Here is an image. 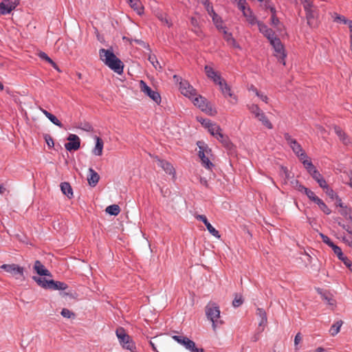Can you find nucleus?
<instances>
[{
  "label": "nucleus",
  "instance_id": "1",
  "mask_svg": "<svg viewBox=\"0 0 352 352\" xmlns=\"http://www.w3.org/2000/svg\"><path fill=\"white\" fill-rule=\"evenodd\" d=\"M100 60L114 72L121 74L123 72L122 62L111 50L100 49L99 50Z\"/></svg>",
  "mask_w": 352,
  "mask_h": 352
},
{
  "label": "nucleus",
  "instance_id": "2",
  "mask_svg": "<svg viewBox=\"0 0 352 352\" xmlns=\"http://www.w3.org/2000/svg\"><path fill=\"white\" fill-rule=\"evenodd\" d=\"M205 313L207 318L212 322L214 331L219 324H223V321L221 320L220 309L216 303L210 302L205 307Z\"/></svg>",
  "mask_w": 352,
  "mask_h": 352
},
{
  "label": "nucleus",
  "instance_id": "3",
  "mask_svg": "<svg viewBox=\"0 0 352 352\" xmlns=\"http://www.w3.org/2000/svg\"><path fill=\"white\" fill-rule=\"evenodd\" d=\"M116 334L123 349L131 352H136V346L134 342L122 327L118 328L116 331Z\"/></svg>",
  "mask_w": 352,
  "mask_h": 352
},
{
  "label": "nucleus",
  "instance_id": "4",
  "mask_svg": "<svg viewBox=\"0 0 352 352\" xmlns=\"http://www.w3.org/2000/svg\"><path fill=\"white\" fill-rule=\"evenodd\" d=\"M1 269L10 274L16 280L21 281L25 280L24 269L16 264H3L0 266Z\"/></svg>",
  "mask_w": 352,
  "mask_h": 352
},
{
  "label": "nucleus",
  "instance_id": "5",
  "mask_svg": "<svg viewBox=\"0 0 352 352\" xmlns=\"http://www.w3.org/2000/svg\"><path fill=\"white\" fill-rule=\"evenodd\" d=\"M190 99L193 104L198 107L202 111H204L210 116L215 114L216 111L207 103L206 100L201 96L196 94V96Z\"/></svg>",
  "mask_w": 352,
  "mask_h": 352
},
{
  "label": "nucleus",
  "instance_id": "6",
  "mask_svg": "<svg viewBox=\"0 0 352 352\" xmlns=\"http://www.w3.org/2000/svg\"><path fill=\"white\" fill-rule=\"evenodd\" d=\"M284 137L287 144L290 146L295 154L299 157L300 160H302L307 157V155L303 151L301 146L295 139H293L288 133H285Z\"/></svg>",
  "mask_w": 352,
  "mask_h": 352
},
{
  "label": "nucleus",
  "instance_id": "7",
  "mask_svg": "<svg viewBox=\"0 0 352 352\" xmlns=\"http://www.w3.org/2000/svg\"><path fill=\"white\" fill-rule=\"evenodd\" d=\"M197 145L199 146V156L201 160L202 164L207 168H210L212 166V162L209 160V155L210 153V149L204 145V142H198Z\"/></svg>",
  "mask_w": 352,
  "mask_h": 352
},
{
  "label": "nucleus",
  "instance_id": "8",
  "mask_svg": "<svg viewBox=\"0 0 352 352\" xmlns=\"http://www.w3.org/2000/svg\"><path fill=\"white\" fill-rule=\"evenodd\" d=\"M306 12V16L308 23L311 25V20L314 19L317 16L316 7L313 4L311 0H300Z\"/></svg>",
  "mask_w": 352,
  "mask_h": 352
},
{
  "label": "nucleus",
  "instance_id": "9",
  "mask_svg": "<svg viewBox=\"0 0 352 352\" xmlns=\"http://www.w3.org/2000/svg\"><path fill=\"white\" fill-rule=\"evenodd\" d=\"M139 85L140 91L143 92L145 95L148 96L151 99H152L157 104H159L161 102V97L160 94L151 89V88L148 87L144 80H141L139 82Z\"/></svg>",
  "mask_w": 352,
  "mask_h": 352
},
{
  "label": "nucleus",
  "instance_id": "10",
  "mask_svg": "<svg viewBox=\"0 0 352 352\" xmlns=\"http://www.w3.org/2000/svg\"><path fill=\"white\" fill-rule=\"evenodd\" d=\"M270 44L273 46L274 49L275 56H276L279 59L280 62L285 65V58L286 57V54L285 52V50L280 40L278 38H277L276 39L272 40Z\"/></svg>",
  "mask_w": 352,
  "mask_h": 352
},
{
  "label": "nucleus",
  "instance_id": "11",
  "mask_svg": "<svg viewBox=\"0 0 352 352\" xmlns=\"http://www.w3.org/2000/svg\"><path fill=\"white\" fill-rule=\"evenodd\" d=\"M19 4V0H3L0 3V14L10 13Z\"/></svg>",
  "mask_w": 352,
  "mask_h": 352
},
{
  "label": "nucleus",
  "instance_id": "12",
  "mask_svg": "<svg viewBox=\"0 0 352 352\" xmlns=\"http://www.w3.org/2000/svg\"><path fill=\"white\" fill-rule=\"evenodd\" d=\"M239 9L242 12L243 16L245 18L247 22L251 25H255L258 20L256 16L254 14L252 10L247 4L242 6L239 8Z\"/></svg>",
  "mask_w": 352,
  "mask_h": 352
},
{
  "label": "nucleus",
  "instance_id": "13",
  "mask_svg": "<svg viewBox=\"0 0 352 352\" xmlns=\"http://www.w3.org/2000/svg\"><path fill=\"white\" fill-rule=\"evenodd\" d=\"M67 140L69 142L65 144V148L69 151H77L80 146V140L79 137L75 134H70Z\"/></svg>",
  "mask_w": 352,
  "mask_h": 352
},
{
  "label": "nucleus",
  "instance_id": "14",
  "mask_svg": "<svg viewBox=\"0 0 352 352\" xmlns=\"http://www.w3.org/2000/svg\"><path fill=\"white\" fill-rule=\"evenodd\" d=\"M179 89L181 93L186 97L191 98L196 96V90L187 81L180 82Z\"/></svg>",
  "mask_w": 352,
  "mask_h": 352
},
{
  "label": "nucleus",
  "instance_id": "15",
  "mask_svg": "<svg viewBox=\"0 0 352 352\" xmlns=\"http://www.w3.org/2000/svg\"><path fill=\"white\" fill-rule=\"evenodd\" d=\"M204 71L207 77L212 80V81L217 85L221 84V82L223 80L221 77L220 74L215 72L213 68L209 65L205 66Z\"/></svg>",
  "mask_w": 352,
  "mask_h": 352
},
{
  "label": "nucleus",
  "instance_id": "16",
  "mask_svg": "<svg viewBox=\"0 0 352 352\" xmlns=\"http://www.w3.org/2000/svg\"><path fill=\"white\" fill-rule=\"evenodd\" d=\"M195 218L197 220L202 221L205 224V226L207 228V230L212 236H214L218 239L220 238L219 232L208 222V221L205 215L197 214V215H195Z\"/></svg>",
  "mask_w": 352,
  "mask_h": 352
},
{
  "label": "nucleus",
  "instance_id": "17",
  "mask_svg": "<svg viewBox=\"0 0 352 352\" xmlns=\"http://www.w3.org/2000/svg\"><path fill=\"white\" fill-rule=\"evenodd\" d=\"M334 131L338 136L340 140L346 146H349L352 144L351 138L349 135L342 130L339 126H334Z\"/></svg>",
  "mask_w": 352,
  "mask_h": 352
},
{
  "label": "nucleus",
  "instance_id": "18",
  "mask_svg": "<svg viewBox=\"0 0 352 352\" xmlns=\"http://www.w3.org/2000/svg\"><path fill=\"white\" fill-rule=\"evenodd\" d=\"M172 338L177 343L183 345L186 349L193 346V341L188 338L182 336H173Z\"/></svg>",
  "mask_w": 352,
  "mask_h": 352
},
{
  "label": "nucleus",
  "instance_id": "19",
  "mask_svg": "<svg viewBox=\"0 0 352 352\" xmlns=\"http://www.w3.org/2000/svg\"><path fill=\"white\" fill-rule=\"evenodd\" d=\"M157 163L166 173L174 175L175 169L169 162L157 158Z\"/></svg>",
  "mask_w": 352,
  "mask_h": 352
},
{
  "label": "nucleus",
  "instance_id": "20",
  "mask_svg": "<svg viewBox=\"0 0 352 352\" xmlns=\"http://www.w3.org/2000/svg\"><path fill=\"white\" fill-rule=\"evenodd\" d=\"M100 179L99 175L91 168H89L87 181L91 186H96Z\"/></svg>",
  "mask_w": 352,
  "mask_h": 352
},
{
  "label": "nucleus",
  "instance_id": "21",
  "mask_svg": "<svg viewBox=\"0 0 352 352\" xmlns=\"http://www.w3.org/2000/svg\"><path fill=\"white\" fill-rule=\"evenodd\" d=\"M34 269L36 273L41 276H51L50 272L45 269L44 265L39 261H35Z\"/></svg>",
  "mask_w": 352,
  "mask_h": 352
},
{
  "label": "nucleus",
  "instance_id": "22",
  "mask_svg": "<svg viewBox=\"0 0 352 352\" xmlns=\"http://www.w3.org/2000/svg\"><path fill=\"white\" fill-rule=\"evenodd\" d=\"M218 85L219 86L222 94L226 98L228 96L231 98L233 97V98L235 100V102L237 100L236 98L233 96V94L231 91L230 87L228 85L224 80L221 82V84H218Z\"/></svg>",
  "mask_w": 352,
  "mask_h": 352
},
{
  "label": "nucleus",
  "instance_id": "23",
  "mask_svg": "<svg viewBox=\"0 0 352 352\" xmlns=\"http://www.w3.org/2000/svg\"><path fill=\"white\" fill-rule=\"evenodd\" d=\"M331 248L333 250V252L337 255L340 260L343 261V263L346 265H350L351 261L343 254L342 250L340 247H338L336 245H334Z\"/></svg>",
  "mask_w": 352,
  "mask_h": 352
},
{
  "label": "nucleus",
  "instance_id": "24",
  "mask_svg": "<svg viewBox=\"0 0 352 352\" xmlns=\"http://www.w3.org/2000/svg\"><path fill=\"white\" fill-rule=\"evenodd\" d=\"M96 146L92 150V153L94 155L97 156H100L102 154L103 146L104 143L101 138L99 137H96Z\"/></svg>",
  "mask_w": 352,
  "mask_h": 352
},
{
  "label": "nucleus",
  "instance_id": "25",
  "mask_svg": "<svg viewBox=\"0 0 352 352\" xmlns=\"http://www.w3.org/2000/svg\"><path fill=\"white\" fill-rule=\"evenodd\" d=\"M127 3L139 15L143 13L144 7L140 0H129Z\"/></svg>",
  "mask_w": 352,
  "mask_h": 352
},
{
  "label": "nucleus",
  "instance_id": "26",
  "mask_svg": "<svg viewBox=\"0 0 352 352\" xmlns=\"http://www.w3.org/2000/svg\"><path fill=\"white\" fill-rule=\"evenodd\" d=\"M39 109L54 124L60 128L63 127L62 123L55 116H54L53 114L50 113V112H48L47 111L41 107H39Z\"/></svg>",
  "mask_w": 352,
  "mask_h": 352
},
{
  "label": "nucleus",
  "instance_id": "27",
  "mask_svg": "<svg viewBox=\"0 0 352 352\" xmlns=\"http://www.w3.org/2000/svg\"><path fill=\"white\" fill-rule=\"evenodd\" d=\"M155 16L163 24L166 25L168 28H170L173 25L172 22L168 19L166 13H164L162 11H157L155 12Z\"/></svg>",
  "mask_w": 352,
  "mask_h": 352
},
{
  "label": "nucleus",
  "instance_id": "28",
  "mask_svg": "<svg viewBox=\"0 0 352 352\" xmlns=\"http://www.w3.org/2000/svg\"><path fill=\"white\" fill-rule=\"evenodd\" d=\"M67 285L63 282L54 281L53 280H50L49 289L54 290H65L66 289H67Z\"/></svg>",
  "mask_w": 352,
  "mask_h": 352
},
{
  "label": "nucleus",
  "instance_id": "29",
  "mask_svg": "<svg viewBox=\"0 0 352 352\" xmlns=\"http://www.w3.org/2000/svg\"><path fill=\"white\" fill-rule=\"evenodd\" d=\"M60 189L64 195L68 198H72L73 196V190L68 182H63L60 184Z\"/></svg>",
  "mask_w": 352,
  "mask_h": 352
},
{
  "label": "nucleus",
  "instance_id": "30",
  "mask_svg": "<svg viewBox=\"0 0 352 352\" xmlns=\"http://www.w3.org/2000/svg\"><path fill=\"white\" fill-rule=\"evenodd\" d=\"M208 130L210 133L216 138L221 133V129L216 123H212L210 125H208Z\"/></svg>",
  "mask_w": 352,
  "mask_h": 352
},
{
  "label": "nucleus",
  "instance_id": "31",
  "mask_svg": "<svg viewBox=\"0 0 352 352\" xmlns=\"http://www.w3.org/2000/svg\"><path fill=\"white\" fill-rule=\"evenodd\" d=\"M211 12L212 14V16H211V17H212V21H213L214 23L215 24L217 28L219 29V30H224L225 28L223 26V23H222L221 18L214 12L213 8H211Z\"/></svg>",
  "mask_w": 352,
  "mask_h": 352
},
{
  "label": "nucleus",
  "instance_id": "32",
  "mask_svg": "<svg viewBox=\"0 0 352 352\" xmlns=\"http://www.w3.org/2000/svg\"><path fill=\"white\" fill-rule=\"evenodd\" d=\"M259 121L262 122V124L266 126L267 129H272L273 126L272 124L270 122V121L267 119L264 112H261L260 114L258 115V116L256 118Z\"/></svg>",
  "mask_w": 352,
  "mask_h": 352
},
{
  "label": "nucleus",
  "instance_id": "33",
  "mask_svg": "<svg viewBox=\"0 0 352 352\" xmlns=\"http://www.w3.org/2000/svg\"><path fill=\"white\" fill-rule=\"evenodd\" d=\"M343 324L342 320H338L336 322H335L332 326L329 329V333L332 336H335L337 335L340 330V328Z\"/></svg>",
  "mask_w": 352,
  "mask_h": 352
},
{
  "label": "nucleus",
  "instance_id": "34",
  "mask_svg": "<svg viewBox=\"0 0 352 352\" xmlns=\"http://www.w3.org/2000/svg\"><path fill=\"white\" fill-rule=\"evenodd\" d=\"M105 211L109 214L116 216L120 213V208L118 205L113 204L107 207Z\"/></svg>",
  "mask_w": 352,
  "mask_h": 352
},
{
  "label": "nucleus",
  "instance_id": "35",
  "mask_svg": "<svg viewBox=\"0 0 352 352\" xmlns=\"http://www.w3.org/2000/svg\"><path fill=\"white\" fill-rule=\"evenodd\" d=\"M217 139L220 141L223 145L228 148H230L232 147V144L231 142H230L228 138L226 135H224L222 132L219 134V136H217Z\"/></svg>",
  "mask_w": 352,
  "mask_h": 352
},
{
  "label": "nucleus",
  "instance_id": "36",
  "mask_svg": "<svg viewBox=\"0 0 352 352\" xmlns=\"http://www.w3.org/2000/svg\"><path fill=\"white\" fill-rule=\"evenodd\" d=\"M33 279L38 283V285L43 288L49 289L50 280H46L45 278L34 276Z\"/></svg>",
  "mask_w": 352,
  "mask_h": 352
},
{
  "label": "nucleus",
  "instance_id": "37",
  "mask_svg": "<svg viewBox=\"0 0 352 352\" xmlns=\"http://www.w3.org/2000/svg\"><path fill=\"white\" fill-rule=\"evenodd\" d=\"M300 161L302 162L305 168L309 174H311L313 172V170H315L316 169V167L312 164V162L310 160H309L307 157Z\"/></svg>",
  "mask_w": 352,
  "mask_h": 352
},
{
  "label": "nucleus",
  "instance_id": "38",
  "mask_svg": "<svg viewBox=\"0 0 352 352\" xmlns=\"http://www.w3.org/2000/svg\"><path fill=\"white\" fill-rule=\"evenodd\" d=\"M316 204L319 206L320 209L326 214H329L331 212V210L328 208V206L324 203V201L321 199H316Z\"/></svg>",
  "mask_w": 352,
  "mask_h": 352
},
{
  "label": "nucleus",
  "instance_id": "39",
  "mask_svg": "<svg viewBox=\"0 0 352 352\" xmlns=\"http://www.w3.org/2000/svg\"><path fill=\"white\" fill-rule=\"evenodd\" d=\"M38 56L48 62L54 68L58 69V67L56 64L47 56L45 52H41L38 53Z\"/></svg>",
  "mask_w": 352,
  "mask_h": 352
},
{
  "label": "nucleus",
  "instance_id": "40",
  "mask_svg": "<svg viewBox=\"0 0 352 352\" xmlns=\"http://www.w3.org/2000/svg\"><path fill=\"white\" fill-rule=\"evenodd\" d=\"M223 33V38L228 43V44L234 45L235 40L233 38L232 34L230 33L227 32V31L224 29L222 30Z\"/></svg>",
  "mask_w": 352,
  "mask_h": 352
},
{
  "label": "nucleus",
  "instance_id": "41",
  "mask_svg": "<svg viewBox=\"0 0 352 352\" xmlns=\"http://www.w3.org/2000/svg\"><path fill=\"white\" fill-rule=\"evenodd\" d=\"M248 109L254 115V117L256 118L258 114H260L263 111L259 108L257 104H251L248 106Z\"/></svg>",
  "mask_w": 352,
  "mask_h": 352
},
{
  "label": "nucleus",
  "instance_id": "42",
  "mask_svg": "<svg viewBox=\"0 0 352 352\" xmlns=\"http://www.w3.org/2000/svg\"><path fill=\"white\" fill-rule=\"evenodd\" d=\"M148 60L151 62V63L153 65V66L156 69H162V66L160 65L159 61L157 60L155 56H154V55L149 56Z\"/></svg>",
  "mask_w": 352,
  "mask_h": 352
},
{
  "label": "nucleus",
  "instance_id": "43",
  "mask_svg": "<svg viewBox=\"0 0 352 352\" xmlns=\"http://www.w3.org/2000/svg\"><path fill=\"white\" fill-rule=\"evenodd\" d=\"M243 302V299L241 295L236 294L234 299L232 301V305L234 307L241 306Z\"/></svg>",
  "mask_w": 352,
  "mask_h": 352
},
{
  "label": "nucleus",
  "instance_id": "44",
  "mask_svg": "<svg viewBox=\"0 0 352 352\" xmlns=\"http://www.w3.org/2000/svg\"><path fill=\"white\" fill-rule=\"evenodd\" d=\"M264 36L269 40L270 43H271L272 40L277 38L274 31L270 28H268L267 32L265 33Z\"/></svg>",
  "mask_w": 352,
  "mask_h": 352
},
{
  "label": "nucleus",
  "instance_id": "45",
  "mask_svg": "<svg viewBox=\"0 0 352 352\" xmlns=\"http://www.w3.org/2000/svg\"><path fill=\"white\" fill-rule=\"evenodd\" d=\"M335 19H334V21L336 22H340V23H343L344 24H348L349 25V22H350L351 21L346 19L344 16L342 15H340V14H335Z\"/></svg>",
  "mask_w": 352,
  "mask_h": 352
},
{
  "label": "nucleus",
  "instance_id": "46",
  "mask_svg": "<svg viewBox=\"0 0 352 352\" xmlns=\"http://www.w3.org/2000/svg\"><path fill=\"white\" fill-rule=\"evenodd\" d=\"M325 193L331 199H336V198L338 197L337 194L334 192V190L331 188L329 186L324 189Z\"/></svg>",
  "mask_w": 352,
  "mask_h": 352
},
{
  "label": "nucleus",
  "instance_id": "47",
  "mask_svg": "<svg viewBox=\"0 0 352 352\" xmlns=\"http://www.w3.org/2000/svg\"><path fill=\"white\" fill-rule=\"evenodd\" d=\"M44 139L50 148H52L54 146V140L50 134H44Z\"/></svg>",
  "mask_w": 352,
  "mask_h": 352
},
{
  "label": "nucleus",
  "instance_id": "48",
  "mask_svg": "<svg viewBox=\"0 0 352 352\" xmlns=\"http://www.w3.org/2000/svg\"><path fill=\"white\" fill-rule=\"evenodd\" d=\"M320 236L322 241L327 245H328L329 247L332 248L335 245L327 236L322 233L320 234Z\"/></svg>",
  "mask_w": 352,
  "mask_h": 352
},
{
  "label": "nucleus",
  "instance_id": "49",
  "mask_svg": "<svg viewBox=\"0 0 352 352\" xmlns=\"http://www.w3.org/2000/svg\"><path fill=\"white\" fill-rule=\"evenodd\" d=\"M305 195L308 197V198L310 200L313 201L315 203L316 202V199H320L318 197H317L315 195V193L312 190H311L309 189H308V190H306Z\"/></svg>",
  "mask_w": 352,
  "mask_h": 352
},
{
  "label": "nucleus",
  "instance_id": "50",
  "mask_svg": "<svg viewBox=\"0 0 352 352\" xmlns=\"http://www.w3.org/2000/svg\"><path fill=\"white\" fill-rule=\"evenodd\" d=\"M270 10H271V12L272 13V17H271L272 24L273 25H274V26H277V25L279 23V20L275 16V9L274 8H271Z\"/></svg>",
  "mask_w": 352,
  "mask_h": 352
},
{
  "label": "nucleus",
  "instance_id": "51",
  "mask_svg": "<svg viewBox=\"0 0 352 352\" xmlns=\"http://www.w3.org/2000/svg\"><path fill=\"white\" fill-rule=\"evenodd\" d=\"M256 24H257L260 32H261L263 35L265 33H266V32H267L268 28L263 23L258 21Z\"/></svg>",
  "mask_w": 352,
  "mask_h": 352
},
{
  "label": "nucleus",
  "instance_id": "52",
  "mask_svg": "<svg viewBox=\"0 0 352 352\" xmlns=\"http://www.w3.org/2000/svg\"><path fill=\"white\" fill-rule=\"evenodd\" d=\"M78 128L88 132L93 131L92 126L88 122L81 123Z\"/></svg>",
  "mask_w": 352,
  "mask_h": 352
},
{
  "label": "nucleus",
  "instance_id": "53",
  "mask_svg": "<svg viewBox=\"0 0 352 352\" xmlns=\"http://www.w3.org/2000/svg\"><path fill=\"white\" fill-rule=\"evenodd\" d=\"M60 314L64 318H69L72 316H75L74 313H72L71 311H69V309H65V308L62 309Z\"/></svg>",
  "mask_w": 352,
  "mask_h": 352
},
{
  "label": "nucleus",
  "instance_id": "54",
  "mask_svg": "<svg viewBox=\"0 0 352 352\" xmlns=\"http://www.w3.org/2000/svg\"><path fill=\"white\" fill-rule=\"evenodd\" d=\"M258 329L260 331H263L267 323V318H259Z\"/></svg>",
  "mask_w": 352,
  "mask_h": 352
},
{
  "label": "nucleus",
  "instance_id": "55",
  "mask_svg": "<svg viewBox=\"0 0 352 352\" xmlns=\"http://www.w3.org/2000/svg\"><path fill=\"white\" fill-rule=\"evenodd\" d=\"M316 182L318 184L319 186L322 188L323 190L329 186L323 177H320V179H318Z\"/></svg>",
  "mask_w": 352,
  "mask_h": 352
},
{
  "label": "nucleus",
  "instance_id": "56",
  "mask_svg": "<svg viewBox=\"0 0 352 352\" xmlns=\"http://www.w3.org/2000/svg\"><path fill=\"white\" fill-rule=\"evenodd\" d=\"M256 314L259 318H267V314L265 311L261 308H258L256 309Z\"/></svg>",
  "mask_w": 352,
  "mask_h": 352
},
{
  "label": "nucleus",
  "instance_id": "57",
  "mask_svg": "<svg viewBox=\"0 0 352 352\" xmlns=\"http://www.w3.org/2000/svg\"><path fill=\"white\" fill-rule=\"evenodd\" d=\"M257 97H258L263 102L265 103H268L269 98L264 93H262L261 91L258 92V94L256 95Z\"/></svg>",
  "mask_w": 352,
  "mask_h": 352
},
{
  "label": "nucleus",
  "instance_id": "58",
  "mask_svg": "<svg viewBox=\"0 0 352 352\" xmlns=\"http://www.w3.org/2000/svg\"><path fill=\"white\" fill-rule=\"evenodd\" d=\"M310 175L316 182H317L318 179H320V177H322V175L318 172L317 169L313 170V172Z\"/></svg>",
  "mask_w": 352,
  "mask_h": 352
},
{
  "label": "nucleus",
  "instance_id": "59",
  "mask_svg": "<svg viewBox=\"0 0 352 352\" xmlns=\"http://www.w3.org/2000/svg\"><path fill=\"white\" fill-rule=\"evenodd\" d=\"M282 176L284 177L285 181L289 180L290 178V173L287 168L282 167Z\"/></svg>",
  "mask_w": 352,
  "mask_h": 352
},
{
  "label": "nucleus",
  "instance_id": "60",
  "mask_svg": "<svg viewBox=\"0 0 352 352\" xmlns=\"http://www.w3.org/2000/svg\"><path fill=\"white\" fill-rule=\"evenodd\" d=\"M198 120L199 122L203 125L206 128L208 129V125H210L212 124V122H210V121L209 120H207V119H203V118H198Z\"/></svg>",
  "mask_w": 352,
  "mask_h": 352
},
{
  "label": "nucleus",
  "instance_id": "61",
  "mask_svg": "<svg viewBox=\"0 0 352 352\" xmlns=\"http://www.w3.org/2000/svg\"><path fill=\"white\" fill-rule=\"evenodd\" d=\"M190 352H204V350L203 348H198L196 346L195 342H193V346L188 349Z\"/></svg>",
  "mask_w": 352,
  "mask_h": 352
},
{
  "label": "nucleus",
  "instance_id": "62",
  "mask_svg": "<svg viewBox=\"0 0 352 352\" xmlns=\"http://www.w3.org/2000/svg\"><path fill=\"white\" fill-rule=\"evenodd\" d=\"M302 341V336L300 333H298L294 338V344L296 346V349H298V344Z\"/></svg>",
  "mask_w": 352,
  "mask_h": 352
},
{
  "label": "nucleus",
  "instance_id": "63",
  "mask_svg": "<svg viewBox=\"0 0 352 352\" xmlns=\"http://www.w3.org/2000/svg\"><path fill=\"white\" fill-rule=\"evenodd\" d=\"M234 3H236L238 8L242 6L247 4L246 0H232Z\"/></svg>",
  "mask_w": 352,
  "mask_h": 352
},
{
  "label": "nucleus",
  "instance_id": "64",
  "mask_svg": "<svg viewBox=\"0 0 352 352\" xmlns=\"http://www.w3.org/2000/svg\"><path fill=\"white\" fill-rule=\"evenodd\" d=\"M344 241L350 247L352 248V238L351 237H344L343 239Z\"/></svg>",
  "mask_w": 352,
  "mask_h": 352
}]
</instances>
